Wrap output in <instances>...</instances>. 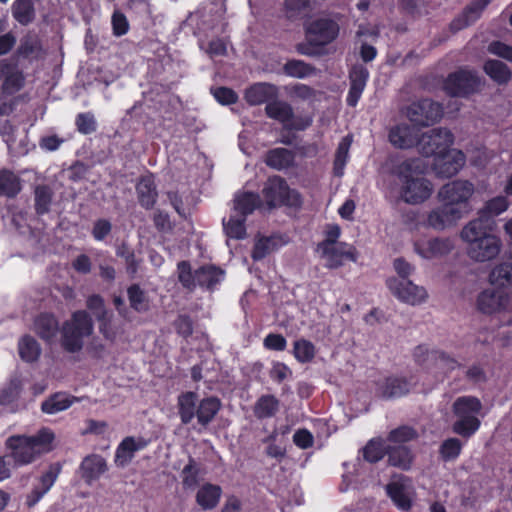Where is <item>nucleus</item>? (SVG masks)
Masks as SVG:
<instances>
[{
    "label": "nucleus",
    "mask_w": 512,
    "mask_h": 512,
    "mask_svg": "<svg viewBox=\"0 0 512 512\" xmlns=\"http://www.w3.org/2000/svg\"><path fill=\"white\" fill-rule=\"evenodd\" d=\"M55 435L49 428H41L36 434L11 435L5 441L7 457L13 460L15 467H21L36 461L41 455L52 450Z\"/></svg>",
    "instance_id": "f257e3e1"
},
{
    "label": "nucleus",
    "mask_w": 512,
    "mask_h": 512,
    "mask_svg": "<svg viewBox=\"0 0 512 512\" xmlns=\"http://www.w3.org/2000/svg\"><path fill=\"white\" fill-rule=\"evenodd\" d=\"M493 230L481 225L480 220H471L462 228L460 237L467 243V254L472 260L486 262L499 255L502 242Z\"/></svg>",
    "instance_id": "f03ea898"
},
{
    "label": "nucleus",
    "mask_w": 512,
    "mask_h": 512,
    "mask_svg": "<svg viewBox=\"0 0 512 512\" xmlns=\"http://www.w3.org/2000/svg\"><path fill=\"white\" fill-rule=\"evenodd\" d=\"M482 407L480 399L476 396L458 397L452 405V411L456 416L452 424L453 433L466 440L474 436L481 426L478 415Z\"/></svg>",
    "instance_id": "7ed1b4c3"
},
{
    "label": "nucleus",
    "mask_w": 512,
    "mask_h": 512,
    "mask_svg": "<svg viewBox=\"0 0 512 512\" xmlns=\"http://www.w3.org/2000/svg\"><path fill=\"white\" fill-rule=\"evenodd\" d=\"M93 331L94 323L88 312L77 310L62 325L61 347L68 353H78L84 346V338L91 336Z\"/></svg>",
    "instance_id": "20e7f679"
},
{
    "label": "nucleus",
    "mask_w": 512,
    "mask_h": 512,
    "mask_svg": "<svg viewBox=\"0 0 512 512\" xmlns=\"http://www.w3.org/2000/svg\"><path fill=\"white\" fill-rule=\"evenodd\" d=\"M484 81L475 69L460 67L443 81V91L450 97L469 98L482 90Z\"/></svg>",
    "instance_id": "39448f33"
},
{
    "label": "nucleus",
    "mask_w": 512,
    "mask_h": 512,
    "mask_svg": "<svg viewBox=\"0 0 512 512\" xmlns=\"http://www.w3.org/2000/svg\"><path fill=\"white\" fill-rule=\"evenodd\" d=\"M262 195L269 209L280 206L298 209L303 204L300 192L290 188L287 181L278 175L267 179L262 189Z\"/></svg>",
    "instance_id": "423d86ee"
},
{
    "label": "nucleus",
    "mask_w": 512,
    "mask_h": 512,
    "mask_svg": "<svg viewBox=\"0 0 512 512\" xmlns=\"http://www.w3.org/2000/svg\"><path fill=\"white\" fill-rule=\"evenodd\" d=\"M265 115L281 123L287 131H305L313 122L310 115H295L292 105L278 97L266 104Z\"/></svg>",
    "instance_id": "0eeeda50"
},
{
    "label": "nucleus",
    "mask_w": 512,
    "mask_h": 512,
    "mask_svg": "<svg viewBox=\"0 0 512 512\" xmlns=\"http://www.w3.org/2000/svg\"><path fill=\"white\" fill-rule=\"evenodd\" d=\"M474 193V185L468 180H453L443 185L438 191L439 202H445L458 209L464 216L470 210V198Z\"/></svg>",
    "instance_id": "6e6552de"
},
{
    "label": "nucleus",
    "mask_w": 512,
    "mask_h": 512,
    "mask_svg": "<svg viewBox=\"0 0 512 512\" xmlns=\"http://www.w3.org/2000/svg\"><path fill=\"white\" fill-rule=\"evenodd\" d=\"M403 112L414 126L428 127L441 120L443 106L432 99L422 98L412 102Z\"/></svg>",
    "instance_id": "1a4fd4ad"
},
{
    "label": "nucleus",
    "mask_w": 512,
    "mask_h": 512,
    "mask_svg": "<svg viewBox=\"0 0 512 512\" xmlns=\"http://www.w3.org/2000/svg\"><path fill=\"white\" fill-rule=\"evenodd\" d=\"M403 171L400 173V178L403 182L401 189V196L406 203L420 204L426 201L432 194V183L424 177H412L411 165L403 163Z\"/></svg>",
    "instance_id": "9d476101"
},
{
    "label": "nucleus",
    "mask_w": 512,
    "mask_h": 512,
    "mask_svg": "<svg viewBox=\"0 0 512 512\" xmlns=\"http://www.w3.org/2000/svg\"><path fill=\"white\" fill-rule=\"evenodd\" d=\"M453 143V133L447 128L439 127L419 136L416 146L422 156L436 158L443 152H447Z\"/></svg>",
    "instance_id": "9b49d317"
},
{
    "label": "nucleus",
    "mask_w": 512,
    "mask_h": 512,
    "mask_svg": "<svg viewBox=\"0 0 512 512\" xmlns=\"http://www.w3.org/2000/svg\"><path fill=\"white\" fill-rule=\"evenodd\" d=\"M321 258L326 260L325 267L335 270L342 267L346 261L357 262L359 253L356 247L347 242H340L328 247L316 248Z\"/></svg>",
    "instance_id": "f8f14e48"
},
{
    "label": "nucleus",
    "mask_w": 512,
    "mask_h": 512,
    "mask_svg": "<svg viewBox=\"0 0 512 512\" xmlns=\"http://www.w3.org/2000/svg\"><path fill=\"white\" fill-rule=\"evenodd\" d=\"M308 43L312 46H325L333 42L339 35V25L329 18L312 21L306 28Z\"/></svg>",
    "instance_id": "ddd939ff"
},
{
    "label": "nucleus",
    "mask_w": 512,
    "mask_h": 512,
    "mask_svg": "<svg viewBox=\"0 0 512 512\" xmlns=\"http://www.w3.org/2000/svg\"><path fill=\"white\" fill-rule=\"evenodd\" d=\"M387 286L399 300L411 305L420 304L427 298L425 288L415 285L409 279L390 278Z\"/></svg>",
    "instance_id": "4468645a"
},
{
    "label": "nucleus",
    "mask_w": 512,
    "mask_h": 512,
    "mask_svg": "<svg viewBox=\"0 0 512 512\" xmlns=\"http://www.w3.org/2000/svg\"><path fill=\"white\" fill-rule=\"evenodd\" d=\"M466 156L461 150L451 149L436 156L433 161V169L438 177L451 178L464 166Z\"/></svg>",
    "instance_id": "2eb2a0df"
},
{
    "label": "nucleus",
    "mask_w": 512,
    "mask_h": 512,
    "mask_svg": "<svg viewBox=\"0 0 512 512\" xmlns=\"http://www.w3.org/2000/svg\"><path fill=\"white\" fill-rule=\"evenodd\" d=\"M436 208L432 209L426 219L427 226L442 231L446 228L456 225V223L463 217L458 209H454L447 205L445 202Z\"/></svg>",
    "instance_id": "dca6fc26"
},
{
    "label": "nucleus",
    "mask_w": 512,
    "mask_h": 512,
    "mask_svg": "<svg viewBox=\"0 0 512 512\" xmlns=\"http://www.w3.org/2000/svg\"><path fill=\"white\" fill-rule=\"evenodd\" d=\"M0 77H3L1 91L4 94L14 95L25 85V76L18 69L17 64L3 59L0 61Z\"/></svg>",
    "instance_id": "f3484780"
},
{
    "label": "nucleus",
    "mask_w": 512,
    "mask_h": 512,
    "mask_svg": "<svg viewBox=\"0 0 512 512\" xmlns=\"http://www.w3.org/2000/svg\"><path fill=\"white\" fill-rule=\"evenodd\" d=\"M509 296L500 289H486L477 297L478 310L484 314H493L506 309L509 304Z\"/></svg>",
    "instance_id": "a211bd4d"
},
{
    "label": "nucleus",
    "mask_w": 512,
    "mask_h": 512,
    "mask_svg": "<svg viewBox=\"0 0 512 512\" xmlns=\"http://www.w3.org/2000/svg\"><path fill=\"white\" fill-rule=\"evenodd\" d=\"M418 137V130L404 122L392 126L388 131V141L390 144L401 150L416 146Z\"/></svg>",
    "instance_id": "6ab92c4d"
},
{
    "label": "nucleus",
    "mask_w": 512,
    "mask_h": 512,
    "mask_svg": "<svg viewBox=\"0 0 512 512\" xmlns=\"http://www.w3.org/2000/svg\"><path fill=\"white\" fill-rule=\"evenodd\" d=\"M369 79V71L362 64L353 65L349 71L350 87L346 102L350 107H355L366 87Z\"/></svg>",
    "instance_id": "aec40b11"
},
{
    "label": "nucleus",
    "mask_w": 512,
    "mask_h": 512,
    "mask_svg": "<svg viewBox=\"0 0 512 512\" xmlns=\"http://www.w3.org/2000/svg\"><path fill=\"white\" fill-rule=\"evenodd\" d=\"M108 470L105 458L99 454H89L80 463L81 478L87 485H92Z\"/></svg>",
    "instance_id": "412c9836"
},
{
    "label": "nucleus",
    "mask_w": 512,
    "mask_h": 512,
    "mask_svg": "<svg viewBox=\"0 0 512 512\" xmlns=\"http://www.w3.org/2000/svg\"><path fill=\"white\" fill-rule=\"evenodd\" d=\"M411 390V383L405 377L389 376L377 383V395L385 400L401 398Z\"/></svg>",
    "instance_id": "4be33fe9"
},
{
    "label": "nucleus",
    "mask_w": 512,
    "mask_h": 512,
    "mask_svg": "<svg viewBox=\"0 0 512 512\" xmlns=\"http://www.w3.org/2000/svg\"><path fill=\"white\" fill-rule=\"evenodd\" d=\"M148 441L143 437L135 439L133 436L125 437L117 446L114 462L117 467H126L134 458L135 452L144 449Z\"/></svg>",
    "instance_id": "5701e85b"
},
{
    "label": "nucleus",
    "mask_w": 512,
    "mask_h": 512,
    "mask_svg": "<svg viewBox=\"0 0 512 512\" xmlns=\"http://www.w3.org/2000/svg\"><path fill=\"white\" fill-rule=\"evenodd\" d=\"M492 0H473L471 1L450 24L453 31H459L474 24L482 15L485 8Z\"/></svg>",
    "instance_id": "b1692460"
},
{
    "label": "nucleus",
    "mask_w": 512,
    "mask_h": 512,
    "mask_svg": "<svg viewBox=\"0 0 512 512\" xmlns=\"http://www.w3.org/2000/svg\"><path fill=\"white\" fill-rule=\"evenodd\" d=\"M415 251L426 259L447 255L453 244L449 238H431L429 240H417L414 243Z\"/></svg>",
    "instance_id": "393cba45"
},
{
    "label": "nucleus",
    "mask_w": 512,
    "mask_h": 512,
    "mask_svg": "<svg viewBox=\"0 0 512 512\" xmlns=\"http://www.w3.org/2000/svg\"><path fill=\"white\" fill-rule=\"evenodd\" d=\"M508 207L509 201L506 196L493 197L478 211V217L474 220H480L481 225L494 229L496 225L494 218L505 212Z\"/></svg>",
    "instance_id": "a878e982"
},
{
    "label": "nucleus",
    "mask_w": 512,
    "mask_h": 512,
    "mask_svg": "<svg viewBox=\"0 0 512 512\" xmlns=\"http://www.w3.org/2000/svg\"><path fill=\"white\" fill-rule=\"evenodd\" d=\"M278 97V90L274 84L259 82L254 83L245 90L244 98L251 106L268 103Z\"/></svg>",
    "instance_id": "bb28decb"
},
{
    "label": "nucleus",
    "mask_w": 512,
    "mask_h": 512,
    "mask_svg": "<svg viewBox=\"0 0 512 512\" xmlns=\"http://www.w3.org/2000/svg\"><path fill=\"white\" fill-rule=\"evenodd\" d=\"M139 205L146 209H152L158 199V191L152 174L141 176L135 186Z\"/></svg>",
    "instance_id": "cd10ccee"
},
{
    "label": "nucleus",
    "mask_w": 512,
    "mask_h": 512,
    "mask_svg": "<svg viewBox=\"0 0 512 512\" xmlns=\"http://www.w3.org/2000/svg\"><path fill=\"white\" fill-rule=\"evenodd\" d=\"M37 336L46 343H52L59 332V321L53 313L42 312L34 319Z\"/></svg>",
    "instance_id": "c85d7f7f"
},
{
    "label": "nucleus",
    "mask_w": 512,
    "mask_h": 512,
    "mask_svg": "<svg viewBox=\"0 0 512 512\" xmlns=\"http://www.w3.org/2000/svg\"><path fill=\"white\" fill-rule=\"evenodd\" d=\"M264 162L269 168L274 170H286L294 167L295 153L287 148H272L265 153Z\"/></svg>",
    "instance_id": "c756f323"
},
{
    "label": "nucleus",
    "mask_w": 512,
    "mask_h": 512,
    "mask_svg": "<svg viewBox=\"0 0 512 512\" xmlns=\"http://www.w3.org/2000/svg\"><path fill=\"white\" fill-rule=\"evenodd\" d=\"M199 395L193 391H185L177 397V414L182 425H189L196 415Z\"/></svg>",
    "instance_id": "7c9ffc66"
},
{
    "label": "nucleus",
    "mask_w": 512,
    "mask_h": 512,
    "mask_svg": "<svg viewBox=\"0 0 512 512\" xmlns=\"http://www.w3.org/2000/svg\"><path fill=\"white\" fill-rule=\"evenodd\" d=\"M220 409L221 401L215 396H208L199 399L197 410L195 411L197 423L202 428H207V426L214 420Z\"/></svg>",
    "instance_id": "2f4dec72"
},
{
    "label": "nucleus",
    "mask_w": 512,
    "mask_h": 512,
    "mask_svg": "<svg viewBox=\"0 0 512 512\" xmlns=\"http://www.w3.org/2000/svg\"><path fill=\"white\" fill-rule=\"evenodd\" d=\"M429 357H432L436 361H441V362L445 363L449 367L450 370L462 367V365L457 360L452 358L450 355H448L444 351H440V350L430 351L428 349V347L423 344L415 347V349L413 351V358H414V361L418 365H421V366L424 365L426 363V361L429 359Z\"/></svg>",
    "instance_id": "473e14b6"
},
{
    "label": "nucleus",
    "mask_w": 512,
    "mask_h": 512,
    "mask_svg": "<svg viewBox=\"0 0 512 512\" xmlns=\"http://www.w3.org/2000/svg\"><path fill=\"white\" fill-rule=\"evenodd\" d=\"M222 493L221 486L213 483H204L196 493V503L204 511L213 510L218 506Z\"/></svg>",
    "instance_id": "72a5a7b5"
},
{
    "label": "nucleus",
    "mask_w": 512,
    "mask_h": 512,
    "mask_svg": "<svg viewBox=\"0 0 512 512\" xmlns=\"http://www.w3.org/2000/svg\"><path fill=\"white\" fill-rule=\"evenodd\" d=\"M287 241L282 235L274 234L271 236H264L256 240L251 257L254 261H260L268 256L271 252L278 250L285 245Z\"/></svg>",
    "instance_id": "f704fd0d"
},
{
    "label": "nucleus",
    "mask_w": 512,
    "mask_h": 512,
    "mask_svg": "<svg viewBox=\"0 0 512 512\" xmlns=\"http://www.w3.org/2000/svg\"><path fill=\"white\" fill-rule=\"evenodd\" d=\"M78 401L79 398L76 396L70 395L66 392H56L41 403V411L45 414H56L67 410Z\"/></svg>",
    "instance_id": "c9c22d12"
},
{
    "label": "nucleus",
    "mask_w": 512,
    "mask_h": 512,
    "mask_svg": "<svg viewBox=\"0 0 512 512\" xmlns=\"http://www.w3.org/2000/svg\"><path fill=\"white\" fill-rule=\"evenodd\" d=\"M223 275L224 271L220 267L212 264L202 265L195 270L196 286L212 291L220 283Z\"/></svg>",
    "instance_id": "e433bc0d"
},
{
    "label": "nucleus",
    "mask_w": 512,
    "mask_h": 512,
    "mask_svg": "<svg viewBox=\"0 0 512 512\" xmlns=\"http://www.w3.org/2000/svg\"><path fill=\"white\" fill-rule=\"evenodd\" d=\"M280 410V400L272 394L261 395L253 406V414L258 420L270 419Z\"/></svg>",
    "instance_id": "4c0bfd02"
},
{
    "label": "nucleus",
    "mask_w": 512,
    "mask_h": 512,
    "mask_svg": "<svg viewBox=\"0 0 512 512\" xmlns=\"http://www.w3.org/2000/svg\"><path fill=\"white\" fill-rule=\"evenodd\" d=\"M204 475L201 463L189 456L187 464L180 472L182 486L185 490H195Z\"/></svg>",
    "instance_id": "58836bf2"
},
{
    "label": "nucleus",
    "mask_w": 512,
    "mask_h": 512,
    "mask_svg": "<svg viewBox=\"0 0 512 512\" xmlns=\"http://www.w3.org/2000/svg\"><path fill=\"white\" fill-rule=\"evenodd\" d=\"M312 10L311 0H284L283 3L285 17L291 22L310 17Z\"/></svg>",
    "instance_id": "ea45409f"
},
{
    "label": "nucleus",
    "mask_w": 512,
    "mask_h": 512,
    "mask_svg": "<svg viewBox=\"0 0 512 512\" xmlns=\"http://www.w3.org/2000/svg\"><path fill=\"white\" fill-rule=\"evenodd\" d=\"M262 206L260 195L255 192L245 191L236 195L234 199V210L246 218L256 209Z\"/></svg>",
    "instance_id": "a19ab883"
},
{
    "label": "nucleus",
    "mask_w": 512,
    "mask_h": 512,
    "mask_svg": "<svg viewBox=\"0 0 512 512\" xmlns=\"http://www.w3.org/2000/svg\"><path fill=\"white\" fill-rule=\"evenodd\" d=\"M484 72L497 84H507L512 78L509 67L500 60L488 59L483 65Z\"/></svg>",
    "instance_id": "79ce46f5"
},
{
    "label": "nucleus",
    "mask_w": 512,
    "mask_h": 512,
    "mask_svg": "<svg viewBox=\"0 0 512 512\" xmlns=\"http://www.w3.org/2000/svg\"><path fill=\"white\" fill-rule=\"evenodd\" d=\"M22 190L21 179L14 172L0 170V196L15 198Z\"/></svg>",
    "instance_id": "37998d69"
},
{
    "label": "nucleus",
    "mask_w": 512,
    "mask_h": 512,
    "mask_svg": "<svg viewBox=\"0 0 512 512\" xmlns=\"http://www.w3.org/2000/svg\"><path fill=\"white\" fill-rule=\"evenodd\" d=\"M388 463L402 470H408L413 461L411 450L406 446H387Z\"/></svg>",
    "instance_id": "c03bdc74"
},
{
    "label": "nucleus",
    "mask_w": 512,
    "mask_h": 512,
    "mask_svg": "<svg viewBox=\"0 0 512 512\" xmlns=\"http://www.w3.org/2000/svg\"><path fill=\"white\" fill-rule=\"evenodd\" d=\"M53 191L45 184L37 185L34 189V209L37 216L46 215L51 210Z\"/></svg>",
    "instance_id": "a18cd8bd"
},
{
    "label": "nucleus",
    "mask_w": 512,
    "mask_h": 512,
    "mask_svg": "<svg viewBox=\"0 0 512 512\" xmlns=\"http://www.w3.org/2000/svg\"><path fill=\"white\" fill-rule=\"evenodd\" d=\"M20 358L27 362H36L41 355V347L37 340L31 335H24L18 343Z\"/></svg>",
    "instance_id": "49530a36"
},
{
    "label": "nucleus",
    "mask_w": 512,
    "mask_h": 512,
    "mask_svg": "<svg viewBox=\"0 0 512 512\" xmlns=\"http://www.w3.org/2000/svg\"><path fill=\"white\" fill-rule=\"evenodd\" d=\"M12 16L21 25L27 26L35 19V7L32 0H15Z\"/></svg>",
    "instance_id": "de8ad7c7"
},
{
    "label": "nucleus",
    "mask_w": 512,
    "mask_h": 512,
    "mask_svg": "<svg viewBox=\"0 0 512 512\" xmlns=\"http://www.w3.org/2000/svg\"><path fill=\"white\" fill-rule=\"evenodd\" d=\"M463 446L464 443L456 437L443 440L438 449L439 459L445 463L457 460L462 453Z\"/></svg>",
    "instance_id": "09e8293b"
},
{
    "label": "nucleus",
    "mask_w": 512,
    "mask_h": 512,
    "mask_svg": "<svg viewBox=\"0 0 512 512\" xmlns=\"http://www.w3.org/2000/svg\"><path fill=\"white\" fill-rule=\"evenodd\" d=\"M127 297L130 307L137 313H145L149 310V298L139 284H131L127 288Z\"/></svg>",
    "instance_id": "8fccbe9b"
},
{
    "label": "nucleus",
    "mask_w": 512,
    "mask_h": 512,
    "mask_svg": "<svg viewBox=\"0 0 512 512\" xmlns=\"http://www.w3.org/2000/svg\"><path fill=\"white\" fill-rule=\"evenodd\" d=\"M387 455V446L381 438L370 439L362 448L363 459L371 464L377 463Z\"/></svg>",
    "instance_id": "3c124183"
},
{
    "label": "nucleus",
    "mask_w": 512,
    "mask_h": 512,
    "mask_svg": "<svg viewBox=\"0 0 512 512\" xmlns=\"http://www.w3.org/2000/svg\"><path fill=\"white\" fill-rule=\"evenodd\" d=\"M283 73L292 78L304 79L315 73V67L303 60L290 59L283 65Z\"/></svg>",
    "instance_id": "603ef678"
},
{
    "label": "nucleus",
    "mask_w": 512,
    "mask_h": 512,
    "mask_svg": "<svg viewBox=\"0 0 512 512\" xmlns=\"http://www.w3.org/2000/svg\"><path fill=\"white\" fill-rule=\"evenodd\" d=\"M386 493L393 503L401 510H409L411 500L405 492V486L400 482H390L386 485Z\"/></svg>",
    "instance_id": "864d4df0"
},
{
    "label": "nucleus",
    "mask_w": 512,
    "mask_h": 512,
    "mask_svg": "<svg viewBox=\"0 0 512 512\" xmlns=\"http://www.w3.org/2000/svg\"><path fill=\"white\" fill-rule=\"evenodd\" d=\"M351 145V139L349 136L344 137L339 143L335 158L333 161V174L337 177H342L344 174V168L349 158V148Z\"/></svg>",
    "instance_id": "5fc2aeb1"
},
{
    "label": "nucleus",
    "mask_w": 512,
    "mask_h": 512,
    "mask_svg": "<svg viewBox=\"0 0 512 512\" xmlns=\"http://www.w3.org/2000/svg\"><path fill=\"white\" fill-rule=\"evenodd\" d=\"M293 355L299 363H309L316 355V347L307 339H297L293 343Z\"/></svg>",
    "instance_id": "6e6d98bb"
},
{
    "label": "nucleus",
    "mask_w": 512,
    "mask_h": 512,
    "mask_svg": "<svg viewBox=\"0 0 512 512\" xmlns=\"http://www.w3.org/2000/svg\"><path fill=\"white\" fill-rule=\"evenodd\" d=\"M21 392V382L19 380L10 381L5 387L0 389V405L12 408L17 404Z\"/></svg>",
    "instance_id": "4d7b16f0"
},
{
    "label": "nucleus",
    "mask_w": 512,
    "mask_h": 512,
    "mask_svg": "<svg viewBox=\"0 0 512 512\" xmlns=\"http://www.w3.org/2000/svg\"><path fill=\"white\" fill-rule=\"evenodd\" d=\"M486 363L475 362L468 366L464 373L467 382L473 385H482L488 381Z\"/></svg>",
    "instance_id": "13d9d810"
},
{
    "label": "nucleus",
    "mask_w": 512,
    "mask_h": 512,
    "mask_svg": "<svg viewBox=\"0 0 512 512\" xmlns=\"http://www.w3.org/2000/svg\"><path fill=\"white\" fill-rule=\"evenodd\" d=\"M178 280L181 285L190 291L196 287L195 272H192L191 264L189 261L183 260L177 264Z\"/></svg>",
    "instance_id": "bf43d9fd"
},
{
    "label": "nucleus",
    "mask_w": 512,
    "mask_h": 512,
    "mask_svg": "<svg viewBox=\"0 0 512 512\" xmlns=\"http://www.w3.org/2000/svg\"><path fill=\"white\" fill-rule=\"evenodd\" d=\"M246 218L240 215V217H230L229 220L223 223L226 234L230 238L244 239L246 236Z\"/></svg>",
    "instance_id": "052dcab7"
},
{
    "label": "nucleus",
    "mask_w": 512,
    "mask_h": 512,
    "mask_svg": "<svg viewBox=\"0 0 512 512\" xmlns=\"http://www.w3.org/2000/svg\"><path fill=\"white\" fill-rule=\"evenodd\" d=\"M490 281L500 286L512 284V264L502 263L490 273Z\"/></svg>",
    "instance_id": "680f3d73"
},
{
    "label": "nucleus",
    "mask_w": 512,
    "mask_h": 512,
    "mask_svg": "<svg viewBox=\"0 0 512 512\" xmlns=\"http://www.w3.org/2000/svg\"><path fill=\"white\" fill-rule=\"evenodd\" d=\"M77 131L83 135H89L97 130L96 119L91 112H82L75 118Z\"/></svg>",
    "instance_id": "e2e57ef3"
},
{
    "label": "nucleus",
    "mask_w": 512,
    "mask_h": 512,
    "mask_svg": "<svg viewBox=\"0 0 512 512\" xmlns=\"http://www.w3.org/2000/svg\"><path fill=\"white\" fill-rule=\"evenodd\" d=\"M95 318L99 323V332L106 340L113 342L116 338V332L112 328L113 313L110 311H102L101 315H96Z\"/></svg>",
    "instance_id": "0e129e2a"
},
{
    "label": "nucleus",
    "mask_w": 512,
    "mask_h": 512,
    "mask_svg": "<svg viewBox=\"0 0 512 512\" xmlns=\"http://www.w3.org/2000/svg\"><path fill=\"white\" fill-rule=\"evenodd\" d=\"M417 437L416 431L409 426H400L388 433L387 440L392 443H406Z\"/></svg>",
    "instance_id": "69168bd1"
},
{
    "label": "nucleus",
    "mask_w": 512,
    "mask_h": 512,
    "mask_svg": "<svg viewBox=\"0 0 512 512\" xmlns=\"http://www.w3.org/2000/svg\"><path fill=\"white\" fill-rule=\"evenodd\" d=\"M172 325L176 333L184 339H188L193 334L194 322L188 314H179Z\"/></svg>",
    "instance_id": "338daca9"
},
{
    "label": "nucleus",
    "mask_w": 512,
    "mask_h": 512,
    "mask_svg": "<svg viewBox=\"0 0 512 512\" xmlns=\"http://www.w3.org/2000/svg\"><path fill=\"white\" fill-rule=\"evenodd\" d=\"M212 94L221 105H232L238 101L237 93L228 87H217L212 91Z\"/></svg>",
    "instance_id": "774afa93"
}]
</instances>
